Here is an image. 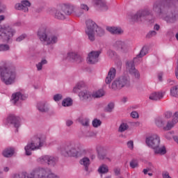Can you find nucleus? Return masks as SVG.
<instances>
[{
  "mask_svg": "<svg viewBox=\"0 0 178 178\" xmlns=\"http://www.w3.org/2000/svg\"><path fill=\"white\" fill-rule=\"evenodd\" d=\"M42 65H47V60H42L36 65L38 70H41V69H42Z\"/></svg>",
  "mask_w": 178,
  "mask_h": 178,
  "instance_id": "40",
  "label": "nucleus"
},
{
  "mask_svg": "<svg viewBox=\"0 0 178 178\" xmlns=\"http://www.w3.org/2000/svg\"><path fill=\"white\" fill-rule=\"evenodd\" d=\"M91 136H94V134L92 133V134Z\"/></svg>",
  "mask_w": 178,
  "mask_h": 178,
  "instance_id": "64",
  "label": "nucleus"
},
{
  "mask_svg": "<svg viewBox=\"0 0 178 178\" xmlns=\"http://www.w3.org/2000/svg\"><path fill=\"white\" fill-rule=\"evenodd\" d=\"M114 108H115V104L111 102L108 104L107 107L106 108V111L107 112H112Z\"/></svg>",
  "mask_w": 178,
  "mask_h": 178,
  "instance_id": "38",
  "label": "nucleus"
},
{
  "mask_svg": "<svg viewBox=\"0 0 178 178\" xmlns=\"http://www.w3.org/2000/svg\"><path fill=\"white\" fill-rule=\"evenodd\" d=\"M115 175H119V173H120V169H115Z\"/></svg>",
  "mask_w": 178,
  "mask_h": 178,
  "instance_id": "57",
  "label": "nucleus"
},
{
  "mask_svg": "<svg viewBox=\"0 0 178 178\" xmlns=\"http://www.w3.org/2000/svg\"><path fill=\"white\" fill-rule=\"evenodd\" d=\"M107 54L109 55V56H114L115 55V53L112 50H109Z\"/></svg>",
  "mask_w": 178,
  "mask_h": 178,
  "instance_id": "52",
  "label": "nucleus"
},
{
  "mask_svg": "<svg viewBox=\"0 0 178 178\" xmlns=\"http://www.w3.org/2000/svg\"><path fill=\"white\" fill-rule=\"evenodd\" d=\"M154 35H156V32L155 31H150L147 34V38H151V37H154Z\"/></svg>",
  "mask_w": 178,
  "mask_h": 178,
  "instance_id": "44",
  "label": "nucleus"
},
{
  "mask_svg": "<svg viewBox=\"0 0 178 178\" xmlns=\"http://www.w3.org/2000/svg\"><path fill=\"white\" fill-rule=\"evenodd\" d=\"M149 166H152V163H149Z\"/></svg>",
  "mask_w": 178,
  "mask_h": 178,
  "instance_id": "62",
  "label": "nucleus"
},
{
  "mask_svg": "<svg viewBox=\"0 0 178 178\" xmlns=\"http://www.w3.org/2000/svg\"><path fill=\"white\" fill-rule=\"evenodd\" d=\"M102 147H97V152L99 156V151H102Z\"/></svg>",
  "mask_w": 178,
  "mask_h": 178,
  "instance_id": "54",
  "label": "nucleus"
},
{
  "mask_svg": "<svg viewBox=\"0 0 178 178\" xmlns=\"http://www.w3.org/2000/svg\"><path fill=\"white\" fill-rule=\"evenodd\" d=\"M5 8V6L2 5V1H0V13H2L3 12V10Z\"/></svg>",
  "mask_w": 178,
  "mask_h": 178,
  "instance_id": "51",
  "label": "nucleus"
},
{
  "mask_svg": "<svg viewBox=\"0 0 178 178\" xmlns=\"http://www.w3.org/2000/svg\"><path fill=\"white\" fill-rule=\"evenodd\" d=\"M172 135L173 134H172V132H168L165 137L168 138V140H170V138H172Z\"/></svg>",
  "mask_w": 178,
  "mask_h": 178,
  "instance_id": "50",
  "label": "nucleus"
},
{
  "mask_svg": "<svg viewBox=\"0 0 178 178\" xmlns=\"http://www.w3.org/2000/svg\"><path fill=\"white\" fill-rule=\"evenodd\" d=\"M128 86H130V81L127 79V77H121L115 79L113 82L111 88L113 90H120V88H123V87H128Z\"/></svg>",
  "mask_w": 178,
  "mask_h": 178,
  "instance_id": "11",
  "label": "nucleus"
},
{
  "mask_svg": "<svg viewBox=\"0 0 178 178\" xmlns=\"http://www.w3.org/2000/svg\"><path fill=\"white\" fill-rule=\"evenodd\" d=\"M159 29H160L159 25H158V24L154 25V30H156L158 31V30H159Z\"/></svg>",
  "mask_w": 178,
  "mask_h": 178,
  "instance_id": "56",
  "label": "nucleus"
},
{
  "mask_svg": "<svg viewBox=\"0 0 178 178\" xmlns=\"http://www.w3.org/2000/svg\"><path fill=\"white\" fill-rule=\"evenodd\" d=\"M66 124H67V126H72L73 124V121H72L70 120H67Z\"/></svg>",
  "mask_w": 178,
  "mask_h": 178,
  "instance_id": "53",
  "label": "nucleus"
},
{
  "mask_svg": "<svg viewBox=\"0 0 178 178\" xmlns=\"http://www.w3.org/2000/svg\"><path fill=\"white\" fill-rule=\"evenodd\" d=\"M164 95L165 93L162 92H154L149 95V98L152 101H159V99H162V98H163Z\"/></svg>",
  "mask_w": 178,
  "mask_h": 178,
  "instance_id": "24",
  "label": "nucleus"
},
{
  "mask_svg": "<svg viewBox=\"0 0 178 178\" xmlns=\"http://www.w3.org/2000/svg\"><path fill=\"white\" fill-rule=\"evenodd\" d=\"M13 154H15V149L12 147H8L3 151V155L6 158H10L13 156Z\"/></svg>",
  "mask_w": 178,
  "mask_h": 178,
  "instance_id": "26",
  "label": "nucleus"
},
{
  "mask_svg": "<svg viewBox=\"0 0 178 178\" xmlns=\"http://www.w3.org/2000/svg\"><path fill=\"white\" fill-rule=\"evenodd\" d=\"M102 122L101 120H98V119H95L93 120L92 124L93 126V127H99V126L102 124Z\"/></svg>",
  "mask_w": 178,
  "mask_h": 178,
  "instance_id": "35",
  "label": "nucleus"
},
{
  "mask_svg": "<svg viewBox=\"0 0 178 178\" xmlns=\"http://www.w3.org/2000/svg\"><path fill=\"white\" fill-rule=\"evenodd\" d=\"M176 38H177V40L178 41V33L176 34Z\"/></svg>",
  "mask_w": 178,
  "mask_h": 178,
  "instance_id": "61",
  "label": "nucleus"
},
{
  "mask_svg": "<svg viewBox=\"0 0 178 178\" xmlns=\"http://www.w3.org/2000/svg\"><path fill=\"white\" fill-rule=\"evenodd\" d=\"M3 123L6 126H10V124H12L15 129H19V127H20V118L10 114L3 120Z\"/></svg>",
  "mask_w": 178,
  "mask_h": 178,
  "instance_id": "12",
  "label": "nucleus"
},
{
  "mask_svg": "<svg viewBox=\"0 0 178 178\" xmlns=\"http://www.w3.org/2000/svg\"><path fill=\"white\" fill-rule=\"evenodd\" d=\"M125 46H126V44H124V42H123L122 41H117L115 44V47L121 48V49H123V48H124Z\"/></svg>",
  "mask_w": 178,
  "mask_h": 178,
  "instance_id": "39",
  "label": "nucleus"
},
{
  "mask_svg": "<svg viewBox=\"0 0 178 178\" xmlns=\"http://www.w3.org/2000/svg\"><path fill=\"white\" fill-rule=\"evenodd\" d=\"M38 35L40 40V41L43 42H47V45H49V44H55L56 41H58V38L56 36H51L49 37L47 35V33L45 32H42L41 31H39L38 32Z\"/></svg>",
  "mask_w": 178,
  "mask_h": 178,
  "instance_id": "14",
  "label": "nucleus"
},
{
  "mask_svg": "<svg viewBox=\"0 0 178 178\" xmlns=\"http://www.w3.org/2000/svg\"><path fill=\"white\" fill-rule=\"evenodd\" d=\"M165 118L169 119V118H172V112L168 111L165 113Z\"/></svg>",
  "mask_w": 178,
  "mask_h": 178,
  "instance_id": "49",
  "label": "nucleus"
},
{
  "mask_svg": "<svg viewBox=\"0 0 178 178\" xmlns=\"http://www.w3.org/2000/svg\"><path fill=\"white\" fill-rule=\"evenodd\" d=\"M13 178H59V177L52 173L49 170L38 167L30 173L24 172L21 174H17Z\"/></svg>",
  "mask_w": 178,
  "mask_h": 178,
  "instance_id": "1",
  "label": "nucleus"
},
{
  "mask_svg": "<svg viewBox=\"0 0 178 178\" xmlns=\"http://www.w3.org/2000/svg\"><path fill=\"white\" fill-rule=\"evenodd\" d=\"M4 172H9V168L8 167H5L3 168Z\"/></svg>",
  "mask_w": 178,
  "mask_h": 178,
  "instance_id": "59",
  "label": "nucleus"
},
{
  "mask_svg": "<svg viewBox=\"0 0 178 178\" xmlns=\"http://www.w3.org/2000/svg\"><path fill=\"white\" fill-rule=\"evenodd\" d=\"M80 163H81V165H83V166L85 167V170H86V172H88V166L90 165V159L85 157L82 160L80 161Z\"/></svg>",
  "mask_w": 178,
  "mask_h": 178,
  "instance_id": "27",
  "label": "nucleus"
},
{
  "mask_svg": "<svg viewBox=\"0 0 178 178\" xmlns=\"http://www.w3.org/2000/svg\"><path fill=\"white\" fill-rule=\"evenodd\" d=\"M94 6L97 10H107L108 6L104 0H93Z\"/></svg>",
  "mask_w": 178,
  "mask_h": 178,
  "instance_id": "20",
  "label": "nucleus"
},
{
  "mask_svg": "<svg viewBox=\"0 0 178 178\" xmlns=\"http://www.w3.org/2000/svg\"><path fill=\"white\" fill-rule=\"evenodd\" d=\"M131 116L133 118V119H137L138 118V113H137V111H132Z\"/></svg>",
  "mask_w": 178,
  "mask_h": 178,
  "instance_id": "43",
  "label": "nucleus"
},
{
  "mask_svg": "<svg viewBox=\"0 0 178 178\" xmlns=\"http://www.w3.org/2000/svg\"><path fill=\"white\" fill-rule=\"evenodd\" d=\"M37 108L40 112H47V111H48V108L45 106V103L44 102L38 103Z\"/></svg>",
  "mask_w": 178,
  "mask_h": 178,
  "instance_id": "28",
  "label": "nucleus"
},
{
  "mask_svg": "<svg viewBox=\"0 0 178 178\" xmlns=\"http://www.w3.org/2000/svg\"><path fill=\"white\" fill-rule=\"evenodd\" d=\"M149 176H152V173H148Z\"/></svg>",
  "mask_w": 178,
  "mask_h": 178,
  "instance_id": "63",
  "label": "nucleus"
},
{
  "mask_svg": "<svg viewBox=\"0 0 178 178\" xmlns=\"http://www.w3.org/2000/svg\"><path fill=\"white\" fill-rule=\"evenodd\" d=\"M1 80L6 86H10L16 81V72L6 67H0Z\"/></svg>",
  "mask_w": 178,
  "mask_h": 178,
  "instance_id": "6",
  "label": "nucleus"
},
{
  "mask_svg": "<svg viewBox=\"0 0 178 178\" xmlns=\"http://www.w3.org/2000/svg\"><path fill=\"white\" fill-rule=\"evenodd\" d=\"M127 147L130 148V149H133L134 147V143L132 140H130L127 143Z\"/></svg>",
  "mask_w": 178,
  "mask_h": 178,
  "instance_id": "45",
  "label": "nucleus"
},
{
  "mask_svg": "<svg viewBox=\"0 0 178 178\" xmlns=\"http://www.w3.org/2000/svg\"><path fill=\"white\" fill-rule=\"evenodd\" d=\"M10 48V47L8 44H0V52L9 51Z\"/></svg>",
  "mask_w": 178,
  "mask_h": 178,
  "instance_id": "34",
  "label": "nucleus"
},
{
  "mask_svg": "<svg viewBox=\"0 0 178 178\" xmlns=\"http://www.w3.org/2000/svg\"><path fill=\"white\" fill-rule=\"evenodd\" d=\"M178 122V112L175 113L173 115V120L172 121H169L166 126L164 127L163 129L165 131H168L169 130H171L172 127H175V124Z\"/></svg>",
  "mask_w": 178,
  "mask_h": 178,
  "instance_id": "21",
  "label": "nucleus"
},
{
  "mask_svg": "<svg viewBox=\"0 0 178 178\" xmlns=\"http://www.w3.org/2000/svg\"><path fill=\"white\" fill-rule=\"evenodd\" d=\"M65 59H67L68 60H75L78 63L81 62L82 60L81 56L74 52H69L67 54V57L65 58Z\"/></svg>",
  "mask_w": 178,
  "mask_h": 178,
  "instance_id": "23",
  "label": "nucleus"
},
{
  "mask_svg": "<svg viewBox=\"0 0 178 178\" xmlns=\"http://www.w3.org/2000/svg\"><path fill=\"white\" fill-rule=\"evenodd\" d=\"M108 166H106V165H102L98 169L99 173H108Z\"/></svg>",
  "mask_w": 178,
  "mask_h": 178,
  "instance_id": "33",
  "label": "nucleus"
},
{
  "mask_svg": "<svg viewBox=\"0 0 178 178\" xmlns=\"http://www.w3.org/2000/svg\"><path fill=\"white\" fill-rule=\"evenodd\" d=\"M44 145V141L41 140V138H33L32 142L29 143L24 148L26 155H31V152L35 149H40V147Z\"/></svg>",
  "mask_w": 178,
  "mask_h": 178,
  "instance_id": "8",
  "label": "nucleus"
},
{
  "mask_svg": "<svg viewBox=\"0 0 178 178\" xmlns=\"http://www.w3.org/2000/svg\"><path fill=\"white\" fill-rule=\"evenodd\" d=\"M170 95L172 97H178V86H175L170 89Z\"/></svg>",
  "mask_w": 178,
  "mask_h": 178,
  "instance_id": "30",
  "label": "nucleus"
},
{
  "mask_svg": "<svg viewBox=\"0 0 178 178\" xmlns=\"http://www.w3.org/2000/svg\"><path fill=\"white\" fill-rule=\"evenodd\" d=\"M148 15V11L140 10L136 13V15L134 16L133 19L135 22H143V20H145V19H147Z\"/></svg>",
  "mask_w": 178,
  "mask_h": 178,
  "instance_id": "18",
  "label": "nucleus"
},
{
  "mask_svg": "<svg viewBox=\"0 0 178 178\" xmlns=\"http://www.w3.org/2000/svg\"><path fill=\"white\" fill-rule=\"evenodd\" d=\"M146 144L148 147L154 150L155 154H159V155H165V154H166V147H165V146L159 147L161 138L157 134H152L147 137Z\"/></svg>",
  "mask_w": 178,
  "mask_h": 178,
  "instance_id": "4",
  "label": "nucleus"
},
{
  "mask_svg": "<svg viewBox=\"0 0 178 178\" xmlns=\"http://www.w3.org/2000/svg\"><path fill=\"white\" fill-rule=\"evenodd\" d=\"M99 54H101L100 51H91L88 54V63H90L91 65H94V63H97L98 62V58L99 56Z\"/></svg>",
  "mask_w": 178,
  "mask_h": 178,
  "instance_id": "19",
  "label": "nucleus"
},
{
  "mask_svg": "<svg viewBox=\"0 0 178 178\" xmlns=\"http://www.w3.org/2000/svg\"><path fill=\"white\" fill-rule=\"evenodd\" d=\"M81 9H82V10H85L86 12H87L88 10V6L86 4H81Z\"/></svg>",
  "mask_w": 178,
  "mask_h": 178,
  "instance_id": "47",
  "label": "nucleus"
},
{
  "mask_svg": "<svg viewBox=\"0 0 178 178\" xmlns=\"http://www.w3.org/2000/svg\"><path fill=\"white\" fill-rule=\"evenodd\" d=\"M60 10L64 12L65 15H72V13H74L76 16H80L79 14V10L74 7V6L67 3H62L57 6V9L54 10V16L56 19H58L59 20H63L65 19V15L60 13Z\"/></svg>",
  "mask_w": 178,
  "mask_h": 178,
  "instance_id": "2",
  "label": "nucleus"
},
{
  "mask_svg": "<svg viewBox=\"0 0 178 178\" xmlns=\"http://www.w3.org/2000/svg\"><path fill=\"white\" fill-rule=\"evenodd\" d=\"M162 175H163V178H172L169 175V172H168V171H163V173H162Z\"/></svg>",
  "mask_w": 178,
  "mask_h": 178,
  "instance_id": "46",
  "label": "nucleus"
},
{
  "mask_svg": "<svg viewBox=\"0 0 178 178\" xmlns=\"http://www.w3.org/2000/svg\"><path fill=\"white\" fill-rule=\"evenodd\" d=\"M24 38H26V35H22L18 37L16 39V41H17L18 42H20V41H22V40H24Z\"/></svg>",
  "mask_w": 178,
  "mask_h": 178,
  "instance_id": "48",
  "label": "nucleus"
},
{
  "mask_svg": "<svg viewBox=\"0 0 178 178\" xmlns=\"http://www.w3.org/2000/svg\"><path fill=\"white\" fill-rule=\"evenodd\" d=\"M61 154L63 156H79V152L76 149L72 148V146H67L63 149Z\"/></svg>",
  "mask_w": 178,
  "mask_h": 178,
  "instance_id": "16",
  "label": "nucleus"
},
{
  "mask_svg": "<svg viewBox=\"0 0 178 178\" xmlns=\"http://www.w3.org/2000/svg\"><path fill=\"white\" fill-rule=\"evenodd\" d=\"M147 54H148V47L145 46L141 49L140 54L134 58L133 61H128L127 63V70L132 77H135V79H140V72H138V70H137L134 67V63L136 65L137 62H140L141 58H143V56H145Z\"/></svg>",
  "mask_w": 178,
  "mask_h": 178,
  "instance_id": "3",
  "label": "nucleus"
},
{
  "mask_svg": "<svg viewBox=\"0 0 178 178\" xmlns=\"http://www.w3.org/2000/svg\"><path fill=\"white\" fill-rule=\"evenodd\" d=\"M31 6V3L29 0H24L21 3H17L15 5V9L17 10H23V12H29V8Z\"/></svg>",
  "mask_w": 178,
  "mask_h": 178,
  "instance_id": "17",
  "label": "nucleus"
},
{
  "mask_svg": "<svg viewBox=\"0 0 178 178\" xmlns=\"http://www.w3.org/2000/svg\"><path fill=\"white\" fill-rule=\"evenodd\" d=\"M27 99V95L22 94V92H18L13 94L11 102L14 105L19 106L22 104V101Z\"/></svg>",
  "mask_w": 178,
  "mask_h": 178,
  "instance_id": "15",
  "label": "nucleus"
},
{
  "mask_svg": "<svg viewBox=\"0 0 178 178\" xmlns=\"http://www.w3.org/2000/svg\"><path fill=\"white\" fill-rule=\"evenodd\" d=\"M159 80L160 81H162V76L159 75Z\"/></svg>",
  "mask_w": 178,
  "mask_h": 178,
  "instance_id": "60",
  "label": "nucleus"
},
{
  "mask_svg": "<svg viewBox=\"0 0 178 178\" xmlns=\"http://www.w3.org/2000/svg\"><path fill=\"white\" fill-rule=\"evenodd\" d=\"M177 1L178 0H163L161 1H156L153 6V10L156 13H159V16L163 17V10H162V8H165V5Z\"/></svg>",
  "mask_w": 178,
  "mask_h": 178,
  "instance_id": "10",
  "label": "nucleus"
},
{
  "mask_svg": "<svg viewBox=\"0 0 178 178\" xmlns=\"http://www.w3.org/2000/svg\"><path fill=\"white\" fill-rule=\"evenodd\" d=\"M54 99L56 102L60 101V99H62V95L60 94L55 95L54 97Z\"/></svg>",
  "mask_w": 178,
  "mask_h": 178,
  "instance_id": "42",
  "label": "nucleus"
},
{
  "mask_svg": "<svg viewBox=\"0 0 178 178\" xmlns=\"http://www.w3.org/2000/svg\"><path fill=\"white\" fill-rule=\"evenodd\" d=\"M149 170V169H144L143 170L144 175H147V173H148Z\"/></svg>",
  "mask_w": 178,
  "mask_h": 178,
  "instance_id": "58",
  "label": "nucleus"
},
{
  "mask_svg": "<svg viewBox=\"0 0 178 178\" xmlns=\"http://www.w3.org/2000/svg\"><path fill=\"white\" fill-rule=\"evenodd\" d=\"M104 95H105V92L102 89L93 92L92 94L87 90L81 92L79 94V97L82 101L84 99H92V98H101Z\"/></svg>",
  "mask_w": 178,
  "mask_h": 178,
  "instance_id": "9",
  "label": "nucleus"
},
{
  "mask_svg": "<svg viewBox=\"0 0 178 178\" xmlns=\"http://www.w3.org/2000/svg\"><path fill=\"white\" fill-rule=\"evenodd\" d=\"M164 19H165V20H166V22H171L172 18H168V17H164Z\"/></svg>",
  "mask_w": 178,
  "mask_h": 178,
  "instance_id": "55",
  "label": "nucleus"
},
{
  "mask_svg": "<svg viewBox=\"0 0 178 178\" xmlns=\"http://www.w3.org/2000/svg\"><path fill=\"white\" fill-rule=\"evenodd\" d=\"M5 20V15H0V23ZM15 31L9 25L0 26V40L3 42H8L13 37Z\"/></svg>",
  "mask_w": 178,
  "mask_h": 178,
  "instance_id": "7",
  "label": "nucleus"
},
{
  "mask_svg": "<svg viewBox=\"0 0 178 178\" xmlns=\"http://www.w3.org/2000/svg\"><path fill=\"white\" fill-rule=\"evenodd\" d=\"M127 129H129V126L127 125V124L122 123L119 127V131H120L121 133L123 131H126Z\"/></svg>",
  "mask_w": 178,
  "mask_h": 178,
  "instance_id": "36",
  "label": "nucleus"
},
{
  "mask_svg": "<svg viewBox=\"0 0 178 178\" xmlns=\"http://www.w3.org/2000/svg\"><path fill=\"white\" fill-rule=\"evenodd\" d=\"M72 104H73V101L70 98L65 99L62 102L63 106H70Z\"/></svg>",
  "mask_w": 178,
  "mask_h": 178,
  "instance_id": "32",
  "label": "nucleus"
},
{
  "mask_svg": "<svg viewBox=\"0 0 178 178\" xmlns=\"http://www.w3.org/2000/svg\"><path fill=\"white\" fill-rule=\"evenodd\" d=\"M79 122L81 123L82 126H88L90 124V120L87 118L79 119Z\"/></svg>",
  "mask_w": 178,
  "mask_h": 178,
  "instance_id": "37",
  "label": "nucleus"
},
{
  "mask_svg": "<svg viewBox=\"0 0 178 178\" xmlns=\"http://www.w3.org/2000/svg\"><path fill=\"white\" fill-rule=\"evenodd\" d=\"M106 31L111 34H122L123 33V30L120 27L107 26Z\"/></svg>",
  "mask_w": 178,
  "mask_h": 178,
  "instance_id": "25",
  "label": "nucleus"
},
{
  "mask_svg": "<svg viewBox=\"0 0 178 178\" xmlns=\"http://www.w3.org/2000/svg\"><path fill=\"white\" fill-rule=\"evenodd\" d=\"M130 166L132 168V169H134V168H137L138 166V161L137 160H132L130 162Z\"/></svg>",
  "mask_w": 178,
  "mask_h": 178,
  "instance_id": "41",
  "label": "nucleus"
},
{
  "mask_svg": "<svg viewBox=\"0 0 178 178\" xmlns=\"http://www.w3.org/2000/svg\"><path fill=\"white\" fill-rule=\"evenodd\" d=\"M86 34L88 35L90 41H94L95 40V34L102 37L105 34V31L102 28H99V26L96 25L95 22L89 19L86 22Z\"/></svg>",
  "mask_w": 178,
  "mask_h": 178,
  "instance_id": "5",
  "label": "nucleus"
},
{
  "mask_svg": "<svg viewBox=\"0 0 178 178\" xmlns=\"http://www.w3.org/2000/svg\"><path fill=\"white\" fill-rule=\"evenodd\" d=\"M155 123L157 127H163L165 123H166V120L162 118H156L155 120Z\"/></svg>",
  "mask_w": 178,
  "mask_h": 178,
  "instance_id": "29",
  "label": "nucleus"
},
{
  "mask_svg": "<svg viewBox=\"0 0 178 178\" xmlns=\"http://www.w3.org/2000/svg\"><path fill=\"white\" fill-rule=\"evenodd\" d=\"M38 162L40 165H45V163H47L48 165H50V166H55L56 162H58V158L45 155L38 159Z\"/></svg>",
  "mask_w": 178,
  "mask_h": 178,
  "instance_id": "13",
  "label": "nucleus"
},
{
  "mask_svg": "<svg viewBox=\"0 0 178 178\" xmlns=\"http://www.w3.org/2000/svg\"><path fill=\"white\" fill-rule=\"evenodd\" d=\"M84 87V83L83 81H80L78 83L76 86L73 89L74 92H78L79 90H81Z\"/></svg>",
  "mask_w": 178,
  "mask_h": 178,
  "instance_id": "31",
  "label": "nucleus"
},
{
  "mask_svg": "<svg viewBox=\"0 0 178 178\" xmlns=\"http://www.w3.org/2000/svg\"><path fill=\"white\" fill-rule=\"evenodd\" d=\"M115 77H116V70L115 68H111L105 80L106 83L111 84Z\"/></svg>",
  "mask_w": 178,
  "mask_h": 178,
  "instance_id": "22",
  "label": "nucleus"
}]
</instances>
